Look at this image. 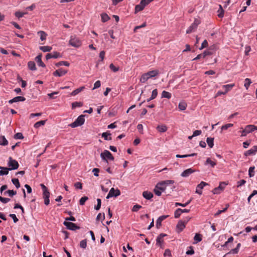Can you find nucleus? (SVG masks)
Listing matches in <instances>:
<instances>
[{"label": "nucleus", "mask_w": 257, "mask_h": 257, "mask_svg": "<svg viewBox=\"0 0 257 257\" xmlns=\"http://www.w3.org/2000/svg\"><path fill=\"white\" fill-rule=\"evenodd\" d=\"M7 192H8V194L10 197H13L14 195H15L17 194V192L16 191H14L13 190H9L8 191H7Z\"/></svg>", "instance_id": "obj_61"}, {"label": "nucleus", "mask_w": 257, "mask_h": 257, "mask_svg": "<svg viewBox=\"0 0 257 257\" xmlns=\"http://www.w3.org/2000/svg\"><path fill=\"white\" fill-rule=\"evenodd\" d=\"M163 183H161V182H159L157 183L154 189V192L155 194L160 196L162 194V192H163L166 189V187L164 186L163 184Z\"/></svg>", "instance_id": "obj_3"}, {"label": "nucleus", "mask_w": 257, "mask_h": 257, "mask_svg": "<svg viewBox=\"0 0 257 257\" xmlns=\"http://www.w3.org/2000/svg\"><path fill=\"white\" fill-rule=\"evenodd\" d=\"M8 165L9 167L10 170H16L19 166L18 162L16 160L13 159L11 157H10L9 158Z\"/></svg>", "instance_id": "obj_5"}, {"label": "nucleus", "mask_w": 257, "mask_h": 257, "mask_svg": "<svg viewBox=\"0 0 257 257\" xmlns=\"http://www.w3.org/2000/svg\"><path fill=\"white\" fill-rule=\"evenodd\" d=\"M64 65L65 66H69L70 65V64L67 61H60L57 63L56 64V66L57 67H59L60 66Z\"/></svg>", "instance_id": "obj_44"}, {"label": "nucleus", "mask_w": 257, "mask_h": 257, "mask_svg": "<svg viewBox=\"0 0 257 257\" xmlns=\"http://www.w3.org/2000/svg\"><path fill=\"white\" fill-rule=\"evenodd\" d=\"M207 185V183L201 181L200 183L197 186L195 192L199 195H201L202 193V189Z\"/></svg>", "instance_id": "obj_10"}, {"label": "nucleus", "mask_w": 257, "mask_h": 257, "mask_svg": "<svg viewBox=\"0 0 257 257\" xmlns=\"http://www.w3.org/2000/svg\"><path fill=\"white\" fill-rule=\"evenodd\" d=\"M120 191L118 189H114V188H112L109 190V192L108 194H107L106 196V199H109L112 197H117L118 196L120 195Z\"/></svg>", "instance_id": "obj_8"}, {"label": "nucleus", "mask_w": 257, "mask_h": 257, "mask_svg": "<svg viewBox=\"0 0 257 257\" xmlns=\"http://www.w3.org/2000/svg\"><path fill=\"white\" fill-rule=\"evenodd\" d=\"M240 130H240L238 133L241 134V137L246 136L247 134L253 132L252 129V124H248L246 125L244 129L241 127Z\"/></svg>", "instance_id": "obj_4"}, {"label": "nucleus", "mask_w": 257, "mask_h": 257, "mask_svg": "<svg viewBox=\"0 0 257 257\" xmlns=\"http://www.w3.org/2000/svg\"><path fill=\"white\" fill-rule=\"evenodd\" d=\"M84 88H85L84 86L80 87L79 88H77V89L74 90V91H73L71 92V95L72 96H75V95H77V94H78L81 91H82Z\"/></svg>", "instance_id": "obj_28"}, {"label": "nucleus", "mask_w": 257, "mask_h": 257, "mask_svg": "<svg viewBox=\"0 0 257 257\" xmlns=\"http://www.w3.org/2000/svg\"><path fill=\"white\" fill-rule=\"evenodd\" d=\"M63 224L67 227V228L69 230H76L80 228L79 226L71 222L64 221Z\"/></svg>", "instance_id": "obj_9"}, {"label": "nucleus", "mask_w": 257, "mask_h": 257, "mask_svg": "<svg viewBox=\"0 0 257 257\" xmlns=\"http://www.w3.org/2000/svg\"><path fill=\"white\" fill-rule=\"evenodd\" d=\"M40 186L43 190V195L44 198H49L50 192L48 191L47 188L43 184H41Z\"/></svg>", "instance_id": "obj_11"}, {"label": "nucleus", "mask_w": 257, "mask_h": 257, "mask_svg": "<svg viewBox=\"0 0 257 257\" xmlns=\"http://www.w3.org/2000/svg\"><path fill=\"white\" fill-rule=\"evenodd\" d=\"M219 13L218 14V16L219 18H223L224 16V10L221 5H219V9L218 11Z\"/></svg>", "instance_id": "obj_42"}, {"label": "nucleus", "mask_w": 257, "mask_h": 257, "mask_svg": "<svg viewBox=\"0 0 257 257\" xmlns=\"http://www.w3.org/2000/svg\"><path fill=\"white\" fill-rule=\"evenodd\" d=\"M23 138V134L21 133H18L14 136V138L15 139H22Z\"/></svg>", "instance_id": "obj_59"}, {"label": "nucleus", "mask_w": 257, "mask_h": 257, "mask_svg": "<svg viewBox=\"0 0 257 257\" xmlns=\"http://www.w3.org/2000/svg\"><path fill=\"white\" fill-rule=\"evenodd\" d=\"M228 207H229V205L227 204L226 207L225 208H224L223 210H218L217 212L214 214V216L217 217L218 215H219L221 213L224 212L227 209Z\"/></svg>", "instance_id": "obj_46"}, {"label": "nucleus", "mask_w": 257, "mask_h": 257, "mask_svg": "<svg viewBox=\"0 0 257 257\" xmlns=\"http://www.w3.org/2000/svg\"><path fill=\"white\" fill-rule=\"evenodd\" d=\"M82 106V103L80 102H74L72 103V107L73 109Z\"/></svg>", "instance_id": "obj_48"}, {"label": "nucleus", "mask_w": 257, "mask_h": 257, "mask_svg": "<svg viewBox=\"0 0 257 257\" xmlns=\"http://www.w3.org/2000/svg\"><path fill=\"white\" fill-rule=\"evenodd\" d=\"M101 21L103 23L108 21L110 19V18L108 16V15H107L105 13L102 14L101 15Z\"/></svg>", "instance_id": "obj_34"}, {"label": "nucleus", "mask_w": 257, "mask_h": 257, "mask_svg": "<svg viewBox=\"0 0 257 257\" xmlns=\"http://www.w3.org/2000/svg\"><path fill=\"white\" fill-rule=\"evenodd\" d=\"M226 185H227V184L225 182H221L220 183L219 186L218 187V188L219 189V190H220L221 191H222Z\"/></svg>", "instance_id": "obj_58"}, {"label": "nucleus", "mask_w": 257, "mask_h": 257, "mask_svg": "<svg viewBox=\"0 0 257 257\" xmlns=\"http://www.w3.org/2000/svg\"><path fill=\"white\" fill-rule=\"evenodd\" d=\"M46 122V120H41V121H38L34 124V126L35 128H38L39 127H40L41 126L45 125Z\"/></svg>", "instance_id": "obj_31"}, {"label": "nucleus", "mask_w": 257, "mask_h": 257, "mask_svg": "<svg viewBox=\"0 0 257 257\" xmlns=\"http://www.w3.org/2000/svg\"><path fill=\"white\" fill-rule=\"evenodd\" d=\"M167 235L166 234L161 233L157 238V244L160 245L163 242V237Z\"/></svg>", "instance_id": "obj_20"}, {"label": "nucleus", "mask_w": 257, "mask_h": 257, "mask_svg": "<svg viewBox=\"0 0 257 257\" xmlns=\"http://www.w3.org/2000/svg\"><path fill=\"white\" fill-rule=\"evenodd\" d=\"M233 124L232 123H227L225 125H223L221 126L222 130H225L228 128L229 127L233 126Z\"/></svg>", "instance_id": "obj_55"}, {"label": "nucleus", "mask_w": 257, "mask_h": 257, "mask_svg": "<svg viewBox=\"0 0 257 257\" xmlns=\"http://www.w3.org/2000/svg\"><path fill=\"white\" fill-rule=\"evenodd\" d=\"M182 209L178 208L176 210L174 213V217L176 218H178L180 217L182 214Z\"/></svg>", "instance_id": "obj_41"}, {"label": "nucleus", "mask_w": 257, "mask_h": 257, "mask_svg": "<svg viewBox=\"0 0 257 257\" xmlns=\"http://www.w3.org/2000/svg\"><path fill=\"white\" fill-rule=\"evenodd\" d=\"M234 86V84H229L227 85H224L223 86V87L225 89V93H227L228 91H229Z\"/></svg>", "instance_id": "obj_39"}, {"label": "nucleus", "mask_w": 257, "mask_h": 257, "mask_svg": "<svg viewBox=\"0 0 257 257\" xmlns=\"http://www.w3.org/2000/svg\"><path fill=\"white\" fill-rule=\"evenodd\" d=\"M143 196L147 200H150L153 197V194L149 191H145L143 192Z\"/></svg>", "instance_id": "obj_19"}, {"label": "nucleus", "mask_w": 257, "mask_h": 257, "mask_svg": "<svg viewBox=\"0 0 257 257\" xmlns=\"http://www.w3.org/2000/svg\"><path fill=\"white\" fill-rule=\"evenodd\" d=\"M245 183H246V181L243 179L238 181L237 182V187H239L243 185Z\"/></svg>", "instance_id": "obj_62"}, {"label": "nucleus", "mask_w": 257, "mask_h": 257, "mask_svg": "<svg viewBox=\"0 0 257 257\" xmlns=\"http://www.w3.org/2000/svg\"><path fill=\"white\" fill-rule=\"evenodd\" d=\"M42 54L38 55L36 57L35 60H36V61L37 62L38 65L39 66H41V67H45V64L42 61Z\"/></svg>", "instance_id": "obj_18"}, {"label": "nucleus", "mask_w": 257, "mask_h": 257, "mask_svg": "<svg viewBox=\"0 0 257 257\" xmlns=\"http://www.w3.org/2000/svg\"><path fill=\"white\" fill-rule=\"evenodd\" d=\"M168 217V215H162V216H160L157 220L156 221V227L157 228H159L161 225V223H162V222L166 218H167V217Z\"/></svg>", "instance_id": "obj_17"}, {"label": "nucleus", "mask_w": 257, "mask_h": 257, "mask_svg": "<svg viewBox=\"0 0 257 257\" xmlns=\"http://www.w3.org/2000/svg\"><path fill=\"white\" fill-rule=\"evenodd\" d=\"M142 207V206L138 205V204H136L133 206L132 211L134 212H137L140 209H141Z\"/></svg>", "instance_id": "obj_56"}, {"label": "nucleus", "mask_w": 257, "mask_h": 257, "mask_svg": "<svg viewBox=\"0 0 257 257\" xmlns=\"http://www.w3.org/2000/svg\"><path fill=\"white\" fill-rule=\"evenodd\" d=\"M185 222H183V220H179L176 226L177 231L178 232L182 231L185 228Z\"/></svg>", "instance_id": "obj_13"}, {"label": "nucleus", "mask_w": 257, "mask_h": 257, "mask_svg": "<svg viewBox=\"0 0 257 257\" xmlns=\"http://www.w3.org/2000/svg\"><path fill=\"white\" fill-rule=\"evenodd\" d=\"M97 205L96 206H95L94 208H95V210H99V209L101 207V199H99V198H97Z\"/></svg>", "instance_id": "obj_52"}, {"label": "nucleus", "mask_w": 257, "mask_h": 257, "mask_svg": "<svg viewBox=\"0 0 257 257\" xmlns=\"http://www.w3.org/2000/svg\"><path fill=\"white\" fill-rule=\"evenodd\" d=\"M12 182L17 188H19L20 187V184L18 179H12Z\"/></svg>", "instance_id": "obj_43"}, {"label": "nucleus", "mask_w": 257, "mask_h": 257, "mask_svg": "<svg viewBox=\"0 0 257 257\" xmlns=\"http://www.w3.org/2000/svg\"><path fill=\"white\" fill-rule=\"evenodd\" d=\"M194 243H197L202 240V236L200 234L196 233L194 237Z\"/></svg>", "instance_id": "obj_30"}, {"label": "nucleus", "mask_w": 257, "mask_h": 257, "mask_svg": "<svg viewBox=\"0 0 257 257\" xmlns=\"http://www.w3.org/2000/svg\"><path fill=\"white\" fill-rule=\"evenodd\" d=\"M40 49L44 52H50L52 50V47L48 46L40 47Z\"/></svg>", "instance_id": "obj_32"}, {"label": "nucleus", "mask_w": 257, "mask_h": 257, "mask_svg": "<svg viewBox=\"0 0 257 257\" xmlns=\"http://www.w3.org/2000/svg\"><path fill=\"white\" fill-rule=\"evenodd\" d=\"M60 54L57 52H54L53 53H48L46 56V60H49L51 58H57L59 57Z\"/></svg>", "instance_id": "obj_16"}, {"label": "nucleus", "mask_w": 257, "mask_h": 257, "mask_svg": "<svg viewBox=\"0 0 257 257\" xmlns=\"http://www.w3.org/2000/svg\"><path fill=\"white\" fill-rule=\"evenodd\" d=\"M100 157L102 160H105L106 162H107L106 159L111 161L114 160V157L112 156L111 153L107 150H104L103 152L101 153L100 154Z\"/></svg>", "instance_id": "obj_7"}, {"label": "nucleus", "mask_w": 257, "mask_h": 257, "mask_svg": "<svg viewBox=\"0 0 257 257\" xmlns=\"http://www.w3.org/2000/svg\"><path fill=\"white\" fill-rule=\"evenodd\" d=\"M84 115H81L79 116L73 122L69 124V126L72 128H74L82 125V124H84Z\"/></svg>", "instance_id": "obj_1"}, {"label": "nucleus", "mask_w": 257, "mask_h": 257, "mask_svg": "<svg viewBox=\"0 0 257 257\" xmlns=\"http://www.w3.org/2000/svg\"><path fill=\"white\" fill-rule=\"evenodd\" d=\"M110 134L108 133H103L102 134V137L104 138L105 140H111V138L110 137Z\"/></svg>", "instance_id": "obj_40"}, {"label": "nucleus", "mask_w": 257, "mask_h": 257, "mask_svg": "<svg viewBox=\"0 0 257 257\" xmlns=\"http://www.w3.org/2000/svg\"><path fill=\"white\" fill-rule=\"evenodd\" d=\"M251 81L249 78H245L244 80V86L245 87L246 89L247 90L250 84L251 83Z\"/></svg>", "instance_id": "obj_38"}, {"label": "nucleus", "mask_w": 257, "mask_h": 257, "mask_svg": "<svg viewBox=\"0 0 257 257\" xmlns=\"http://www.w3.org/2000/svg\"><path fill=\"white\" fill-rule=\"evenodd\" d=\"M206 164H210L212 167H214L216 165V163L212 161L209 158L206 159Z\"/></svg>", "instance_id": "obj_49"}, {"label": "nucleus", "mask_w": 257, "mask_h": 257, "mask_svg": "<svg viewBox=\"0 0 257 257\" xmlns=\"http://www.w3.org/2000/svg\"><path fill=\"white\" fill-rule=\"evenodd\" d=\"M80 247L82 248H85L87 246V240L86 239H83L81 240L79 244Z\"/></svg>", "instance_id": "obj_47"}, {"label": "nucleus", "mask_w": 257, "mask_h": 257, "mask_svg": "<svg viewBox=\"0 0 257 257\" xmlns=\"http://www.w3.org/2000/svg\"><path fill=\"white\" fill-rule=\"evenodd\" d=\"M200 24V21L195 19L193 22V23L191 24V25L188 28L186 31L187 34H190L193 32H194L196 29L198 25Z\"/></svg>", "instance_id": "obj_6"}, {"label": "nucleus", "mask_w": 257, "mask_h": 257, "mask_svg": "<svg viewBox=\"0 0 257 257\" xmlns=\"http://www.w3.org/2000/svg\"><path fill=\"white\" fill-rule=\"evenodd\" d=\"M38 35L40 36L41 41H44L46 39L47 34L43 31H40L37 33Z\"/></svg>", "instance_id": "obj_26"}, {"label": "nucleus", "mask_w": 257, "mask_h": 257, "mask_svg": "<svg viewBox=\"0 0 257 257\" xmlns=\"http://www.w3.org/2000/svg\"><path fill=\"white\" fill-rule=\"evenodd\" d=\"M171 96H172L171 94L168 91H166L164 90L162 93V97L170 99V98H171Z\"/></svg>", "instance_id": "obj_36"}, {"label": "nucleus", "mask_w": 257, "mask_h": 257, "mask_svg": "<svg viewBox=\"0 0 257 257\" xmlns=\"http://www.w3.org/2000/svg\"><path fill=\"white\" fill-rule=\"evenodd\" d=\"M257 152V145L253 146L251 149L248 150L246 152V155H254Z\"/></svg>", "instance_id": "obj_25"}, {"label": "nucleus", "mask_w": 257, "mask_h": 257, "mask_svg": "<svg viewBox=\"0 0 257 257\" xmlns=\"http://www.w3.org/2000/svg\"><path fill=\"white\" fill-rule=\"evenodd\" d=\"M161 183H163L162 184L166 187V185H168L170 184H173L174 183V181L172 180H167L165 181H163L161 182Z\"/></svg>", "instance_id": "obj_45"}, {"label": "nucleus", "mask_w": 257, "mask_h": 257, "mask_svg": "<svg viewBox=\"0 0 257 257\" xmlns=\"http://www.w3.org/2000/svg\"><path fill=\"white\" fill-rule=\"evenodd\" d=\"M145 8V7L143 5V4L140 2L139 5H137L135 7V12L137 13L138 12L142 11Z\"/></svg>", "instance_id": "obj_35"}, {"label": "nucleus", "mask_w": 257, "mask_h": 257, "mask_svg": "<svg viewBox=\"0 0 257 257\" xmlns=\"http://www.w3.org/2000/svg\"><path fill=\"white\" fill-rule=\"evenodd\" d=\"M67 73V71L63 69L62 68L59 69L58 70L55 71L53 72V75L54 76H58L61 77L65 74H66Z\"/></svg>", "instance_id": "obj_12"}, {"label": "nucleus", "mask_w": 257, "mask_h": 257, "mask_svg": "<svg viewBox=\"0 0 257 257\" xmlns=\"http://www.w3.org/2000/svg\"><path fill=\"white\" fill-rule=\"evenodd\" d=\"M11 199L10 198L2 197V196H0V201L3 203H7Z\"/></svg>", "instance_id": "obj_54"}, {"label": "nucleus", "mask_w": 257, "mask_h": 257, "mask_svg": "<svg viewBox=\"0 0 257 257\" xmlns=\"http://www.w3.org/2000/svg\"><path fill=\"white\" fill-rule=\"evenodd\" d=\"M254 167H250L248 170V175L250 177H251L254 175Z\"/></svg>", "instance_id": "obj_53"}, {"label": "nucleus", "mask_w": 257, "mask_h": 257, "mask_svg": "<svg viewBox=\"0 0 257 257\" xmlns=\"http://www.w3.org/2000/svg\"><path fill=\"white\" fill-rule=\"evenodd\" d=\"M187 107V104L184 102H181L179 103L178 108L180 110H184L186 109Z\"/></svg>", "instance_id": "obj_37"}, {"label": "nucleus", "mask_w": 257, "mask_h": 257, "mask_svg": "<svg viewBox=\"0 0 257 257\" xmlns=\"http://www.w3.org/2000/svg\"><path fill=\"white\" fill-rule=\"evenodd\" d=\"M157 131L160 133H164L167 131V127L165 125H159L156 127Z\"/></svg>", "instance_id": "obj_23"}, {"label": "nucleus", "mask_w": 257, "mask_h": 257, "mask_svg": "<svg viewBox=\"0 0 257 257\" xmlns=\"http://www.w3.org/2000/svg\"><path fill=\"white\" fill-rule=\"evenodd\" d=\"M150 78L147 73H144L140 78V82L142 83H145Z\"/></svg>", "instance_id": "obj_33"}, {"label": "nucleus", "mask_w": 257, "mask_h": 257, "mask_svg": "<svg viewBox=\"0 0 257 257\" xmlns=\"http://www.w3.org/2000/svg\"><path fill=\"white\" fill-rule=\"evenodd\" d=\"M25 100H26L25 97H24L23 96H19L15 97L14 98L10 100L9 101V103L10 104H12L14 102H19V101H24Z\"/></svg>", "instance_id": "obj_14"}, {"label": "nucleus", "mask_w": 257, "mask_h": 257, "mask_svg": "<svg viewBox=\"0 0 257 257\" xmlns=\"http://www.w3.org/2000/svg\"><path fill=\"white\" fill-rule=\"evenodd\" d=\"M69 44L74 47L78 48L81 46L82 43L78 38L75 36H71Z\"/></svg>", "instance_id": "obj_2"}, {"label": "nucleus", "mask_w": 257, "mask_h": 257, "mask_svg": "<svg viewBox=\"0 0 257 257\" xmlns=\"http://www.w3.org/2000/svg\"><path fill=\"white\" fill-rule=\"evenodd\" d=\"M101 86V82L99 80L96 81L95 83L94 84V87L93 88V90L98 88L100 87Z\"/></svg>", "instance_id": "obj_60"}, {"label": "nucleus", "mask_w": 257, "mask_h": 257, "mask_svg": "<svg viewBox=\"0 0 257 257\" xmlns=\"http://www.w3.org/2000/svg\"><path fill=\"white\" fill-rule=\"evenodd\" d=\"M109 68L113 71L114 72H116L118 71L119 68L115 67L113 64H111L109 65Z\"/></svg>", "instance_id": "obj_57"}, {"label": "nucleus", "mask_w": 257, "mask_h": 257, "mask_svg": "<svg viewBox=\"0 0 257 257\" xmlns=\"http://www.w3.org/2000/svg\"><path fill=\"white\" fill-rule=\"evenodd\" d=\"M9 216L11 217L13 219V221L15 223L17 222L19 220L15 214H10L9 215Z\"/></svg>", "instance_id": "obj_63"}, {"label": "nucleus", "mask_w": 257, "mask_h": 257, "mask_svg": "<svg viewBox=\"0 0 257 257\" xmlns=\"http://www.w3.org/2000/svg\"><path fill=\"white\" fill-rule=\"evenodd\" d=\"M88 199V197L84 196L82 197L79 200V204L81 205H83L85 204L86 201Z\"/></svg>", "instance_id": "obj_50"}, {"label": "nucleus", "mask_w": 257, "mask_h": 257, "mask_svg": "<svg viewBox=\"0 0 257 257\" xmlns=\"http://www.w3.org/2000/svg\"><path fill=\"white\" fill-rule=\"evenodd\" d=\"M27 13H23L21 12H16L15 14V15L16 17L18 18H22L25 15L27 14Z\"/></svg>", "instance_id": "obj_51"}, {"label": "nucleus", "mask_w": 257, "mask_h": 257, "mask_svg": "<svg viewBox=\"0 0 257 257\" xmlns=\"http://www.w3.org/2000/svg\"><path fill=\"white\" fill-rule=\"evenodd\" d=\"M8 145V141L4 136H0V145L1 146H7Z\"/></svg>", "instance_id": "obj_24"}, {"label": "nucleus", "mask_w": 257, "mask_h": 257, "mask_svg": "<svg viewBox=\"0 0 257 257\" xmlns=\"http://www.w3.org/2000/svg\"><path fill=\"white\" fill-rule=\"evenodd\" d=\"M195 172V170L191 168L187 169L184 170L181 174V176L183 177H188L190 174Z\"/></svg>", "instance_id": "obj_15"}, {"label": "nucleus", "mask_w": 257, "mask_h": 257, "mask_svg": "<svg viewBox=\"0 0 257 257\" xmlns=\"http://www.w3.org/2000/svg\"><path fill=\"white\" fill-rule=\"evenodd\" d=\"M206 142L209 148H212L214 146V138L209 137L207 138Z\"/></svg>", "instance_id": "obj_29"}, {"label": "nucleus", "mask_w": 257, "mask_h": 257, "mask_svg": "<svg viewBox=\"0 0 257 257\" xmlns=\"http://www.w3.org/2000/svg\"><path fill=\"white\" fill-rule=\"evenodd\" d=\"M157 95L158 91L157 89H155L153 90L151 97H152L153 99H155L157 97Z\"/></svg>", "instance_id": "obj_64"}, {"label": "nucleus", "mask_w": 257, "mask_h": 257, "mask_svg": "<svg viewBox=\"0 0 257 257\" xmlns=\"http://www.w3.org/2000/svg\"><path fill=\"white\" fill-rule=\"evenodd\" d=\"M0 175H7L9 173V171H10L9 168L3 167L0 166Z\"/></svg>", "instance_id": "obj_22"}, {"label": "nucleus", "mask_w": 257, "mask_h": 257, "mask_svg": "<svg viewBox=\"0 0 257 257\" xmlns=\"http://www.w3.org/2000/svg\"><path fill=\"white\" fill-rule=\"evenodd\" d=\"M148 75V77L149 78L154 77L158 75L159 74V71L157 70L150 71L146 73Z\"/></svg>", "instance_id": "obj_21"}, {"label": "nucleus", "mask_w": 257, "mask_h": 257, "mask_svg": "<svg viewBox=\"0 0 257 257\" xmlns=\"http://www.w3.org/2000/svg\"><path fill=\"white\" fill-rule=\"evenodd\" d=\"M28 68L32 71L36 70V67L35 63L34 61H29L28 63Z\"/></svg>", "instance_id": "obj_27"}]
</instances>
